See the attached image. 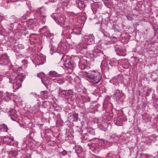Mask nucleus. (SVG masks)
Instances as JSON below:
<instances>
[{
    "instance_id": "32",
    "label": "nucleus",
    "mask_w": 158,
    "mask_h": 158,
    "mask_svg": "<svg viewBox=\"0 0 158 158\" xmlns=\"http://www.w3.org/2000/svg\"><path fill=\"white\" fill-rule=\"evenodd\" d=\"M87 131L90 133H91V131H93L94 130L93 128L91 127H89L88 128H87Z\"/></svg>"
},
{
    "instance_id": "25",
    "label": "nucleus",
    "mask_w": 158,
    "mask_h": 158,
    "mask_svg": "<svg viewBox=\"0 0 158 158\" xmlns=\"http://www.w3.org/2000/svg\"><path fill=\"white\" fill-rule=\"evenodd\" d=\"M50 104L49 102L48 101H44L43 102L42 106L44 108H46L49 106Z\"/></svg>"
},
{
    "instance_id": "28",
    "label": "nucleus",
    "mask_w": 158,
    "mask_h": 158,
    "mask_svg": "<svg viewBox=\"0 0 158 158\" xmlns=\"http://www.w3.org/2000/svg\"><path fill=\"white\" fill-rule=\"evenodd\" d=\"M44 74L43 73H41L38 74L37 75V76L41 79V81L43 83V80L42 79V77H44Z\"/></svg>"
},
{
    "instance_id": "40",
    "label": "nucleus",
    "mask_w": 158,
    "mask_h": 158,
    "mask_svg": "<svg viewBox=\"0 0 158 158\" xmlns=\"http://www.w3.org/2000/svg\"><path fill=\"white\" fill-rule=\"evenodd\" d=\"M100 141H101V143H102V142H104L105 141L103 139H101Z\"/></svg>"
},
{
    "instance_id": "8",
    "label": "nucleus",
    "mask_w": 158,
    "mask_h": 158,
    "mask_svg": "<svg viewBox=\"0 0 158 158\" xmlns=\"http://www.w3.org/2000/svg\"><path fill=\"white\" fill-rule=\"evenodd\" d=\"M118 62H122V64L123 67L125 69L128 68L130 66L127 60L122 59L119 60Z\"/></svg>"
},
{
    "instance_id": "36",
    "label": "nucleus",
    "mask_w": 158,
    "mask_h": 158,
    "mask_svg": "<svg viewBox=\"0 0 158 158\" xmlns=\"http://www.w3.org/2000/svg\"><path fill=\"white\" fill-rule=\"evenodd\" d=\"M66 79H67L68 81H71L72 80V77L70 76H67Z\"/></svg>"
},
{
    "instance_id": "47",
    "label": "nucleus",
    "mask_w": 158,
    "mask_h": 158,
    "mask_svg": "<svg viewBox=\"0 0 158 158\" xmlns=\"http://www.w3.org/2000/svg\"><path fill=\"white\" fill-rule=\"evenodd\" d=\"M119 77H120V76H118V77H117V78H116V79H118V78H119Z\"/></svg>"
},
{
    "instance_id": "4",
    "label": "nucleus",
    "mask_w": 158,
    "mask_h": 158,
    "mask_svg": "<svg viewBox=\"0 0 158 158\" xmlns=\"http://www.w3.org/2000/svg\"><path fill=\"white\" fill-rule=\"evenodd\" d=\"M114 97L116 100H120L122 101L125 97L124 94L122 93V91L117 89L115 91L114 94H113Z\"/></svg>"
},
{
    "instance_id": "46",
    "label": "nucleus",
    "mask_w": 158,
    "mask_h": 158,
    "mask_svg": "<svg viewBox=\"0 0 158 158\" xmlns=\"http://www.w3.org/2000/svg\"><path fill=\"white\" fill-rule=\"evenodd\" d=\"M10 118H11L13 120H14V119L13 118V117H11Z\"/></svg>"
},
{
    "instance_id": "10",
    "label": "nucleus",
    "mask_w": 158,
    "mask_h": 158,
    "mask_svg": "<svg viewBox=\"0 0 158 158\" xmlns=\"http://www.w3.org/2000/svg\"><path fill=\"white\" fill-rule=\"evenodd\" d=\"M12 94L8 92H6L4 94V99L5 101L8 102L11 99V96Z\"/></svg>"
},
{
    "instance_id": "51",
    "label": "nucleus",
    "mask_w": 158,
    "mask_h": 158,
    "mask_svg": "<svg viewBox=\"0 0 158 158\" xmlns=\"http://www.w3.org/2000/svg\"><path fill=\"white\" fill-rule=\"evenodd\" d=\"M104 144H106V143H105V142H104Z\"/></svg>"
},
{
    "instance_id": "16",
    "label": "nucleus",
    "mask_w": 158,
    "mask_h": 158,
    "mask_svg": "<svg viewBox=\"0 0 158 158\" xmlns=\"http://www.w3.org/2000/svg\"><path fill=\"white\" fill-rule=\"evenodd\" d=\"M101 68L103 69H108L109 65L107 62L106 60H103L101 63Z\"/></svg>"
},
{
    "instance_id": "39",
    "label": "nucleus",
    "mask_w": 158,
    "mask_h": 158,
    "mask_svg": "<svg viewBox=\"0 0 158 158\" xmlns=\"http://www.w3.org/2000/svg\"><path fill=\"white\" fill-rule=\"evenodd\" d=\"M9 82L10 83H12L13 81V80H12V79H9Z\"/></svg>"
},
{
    "instance_id": "11",
    "label": "nucleus",
    "mask_w": 158,
    "mask_h": 158,
    "mask_svg": "<svg viewBox=\"0 0 158 158\" xmlns=\"http://www.w3.org/2000/svg\"><path fill=\"white\" fill-rule=\"evenodd\" d=\"M116 51L117 52V54L118 55L124 56L126 55V53L124 50L123 51L119 48H116Z\"/></svg>"
},
{
    "instance_id": "38",
    "label": "nucleus",
    "mask_w": 158,
    "mask_h": 158,
    "mask_svg": "<svg viewBox=\"0 0 158 158\" xmlns=\"http://www.w3.org/2000/svg\"><path fill=\"white\" fill-rule=\"evenodd\" d=\"M24 34L25 36H27V35L28 34V32L26 31L25 33H24Z\"/></svg>"
},
{
    "instance_id": "12",
    "label": "nucleus",
    "mask_w": 158,
    "mask_h": 158,
    "mask_svg": "<svg viewBox=\"0 0 158 158\" xmlns=\"http://www.w3.org/2000/svg\"><path fill=\"white\" fill-rule=\"evenodd\" d=\"M49 75L51 77H59L60 74L54 71H51L49 73Z\"/></svg>"
},
{
    "instance_id": "1",
    "label": "nucleus",
    "mask_w": 158,
    "mask_h": 158,
    "mask_svg": "<svg viewBox=\"0 0 158 158\" xmlns=\"http://www.w3.org/2000/svg\"><path fill=\"white\" fill-rule=\"evenodd\" d=\"M86 77L89 81L94 84H97L101 81L102 76L101 73L98 71H92L86 73Z\"/></svg>"
},
{
    "instance_id": "14",
    "label": "nucleus",
    "mask_w": 158,
    "mask_h": 158,
    "mask_svg": "<svg viewBox=\"0 0 158 158\" xmlns=\"http://www.w3.org/2000/svg\"><path fill=\"white\" fill-rule=\"evenodd\" d=\"M0 130L1 131L7 132L8 128L6 124H3L0 125Z\"/></svg>"
},
{
    "instance_id": "33",
    "label": "nucleus",
    "mask_w": 158,
    "mask_h": 158,
    "mask_svg": "<svg viewBox=\"0 0 158 158\" xmlns=\"http://www.w3.org/2000/svg\"><path fill=\"white\" fill-rule=\"evenodd\" d=\"M11 18L14 19V23H16L17 22V21H18L16 17H15L14 16H11Z\"/></svg>"
},
{
    "instance_id": "3",
    "label": "nucleus",
    "mask_w": 158,
    "mask_h": 158,
    "mask_svg": "<svg viewBox=\"0 0 158 158\" xmlns=\"http://www.w3.org/2000/svg\"><path fill=\"white\" fill-rule=\"evenodd\" d=\"M23 80V78L22 77H16L13 83V88L16 90L20 87Z\"/></svg>"
},
{
    "instance_id": "2",
    "label": "nucleus",
    "mask_w": 158,
    "mask_h": 158,
    "mask_svg": "<svg viewBox=\"0 0 158 158\" xmlns=\"http://www.w3.org/2000/svg\"><path fill=\"white\" fill-rule=\"evenodd\" d=\"M61 56V60L62 61L64 58V64L66 68L71 69L75 67L76 64L73 59L69 56H63L62 54Z\"/></svg>"
},
{
    "instance_id": "44",
    "label": "nucleus",
    "mask_w": 158,
    "mask_h": 158,
    "mask_svg": "<svg viewBox=\"0 0 158 158\" xmlns=\"http://www.w3.org/2000/svg\"><path fill=\"white\" fill-rule=\"evenodd\" d=\"M26 158H31V156H29L28 157H27Z\"/></svg>"
},
{
    "instance_id": "9",
    "label": "nucleus",
    "mask_w": 158,
    "mask_h": 158,
    "mask_svg": "<svg viewBox=\"0 0 158 158\" xmlns=\"http://www.w3.org/2000/svg\"><path fill=\"white\" fill-rule=\"evenodd\" d=\"M94 54H96L97 56L103 55V51L100 47H98L95 49Z\"/></svg>"
},
{
    "instance_id": "27",
    "label": "nucleus",
    "mask_w": 158,
    "mask_h": 158,
    "mask_svg": "<svg viewBox=\"0 0 158 158\" xmlns=\"http://www.w3.org/2000/svg\"><path fill=\"white\" fill-rule=\"evenodd\" d=\"M112 29L115 31H119V27L116 24L114 25L112 27Z\"/></svg>"
},
{
    "instance_id": "49",
    "label": "nucleus",
    "mask_w": 158,
    "mask_h": 158,
    "mask_svg": "<svg viewBox=\"0 0 158 158\" xmlns=\"http://www.w3.org/2000/svg\"><path fill=\"white\" fill-rule=\"evenodd\" d=\"M10 139L11 140H13V139Z\"/></svg>"
},
{
    "instance_id": "42",
    "label": "nucleus",
    "mask_w": 158,
    "mask_h": 158,
    "mask_svg": "<svg viewBox=\"0 0 158 158\" xmlns=\"http://www.w3.org/2000/svg\"><path fill=\"white\" fill-rule=\"evenodd\" d=\"M118 63L117 61L116 60H115V64H114V65H115Z\"/></svg>"
},
{
    "instance_id": "35",
    "label": "nucleus",
    "mask_w": 158,
    "mask_h": 158,
    "mask_svg": "<svg viewBox=\"0 0 158 158\" xmlns=\"http://www.w3.org/2000/svg\"><path fill=\"white\" fill-rule=\"evenodd\" d=\"M22 62L23 64H27L28 63L26 59L23 60L22 61Z\"/></svg>"
},
{
    "instance_id": "30",
    "label": "nucleus",
    "mask_w": 158,
    "mask_h": 158,
    "mask_svg": "<svg viewBox=\"0 0 158 158\" xmlns=\"http://www.w3.org/2000/svg\"><path fill=\"white\" fill-rule=\"evenodd\" d=\"M55 82H57L58 83L61 84H63L64 82V81L62 80H58L57 79H56Z\"/></svg>"
},
{
    "instance_id": "7",
    "label": "nucleus",
    "mask_w": 158,
    "mask_h": 158,
    "mask_svg": "<svg viewBox=\"0 0 158 158\" xmlns=\"http://www.w3.org/2000/svg\"><path fill=\"white\" fill-rule=\"evenodd\" d=\"M40 19L42 20L41 23L44 24L45 22V17H46V11L44 9L41 8L40 10Z\"/></svg>"
},
{
    "instance_id": "45",
    "label": "nucleus",
    "mask_w": 158,
    "mask_h": 158,
    "mask_svg": "<svg viewBox=\"0 0 158 158\" xmlns=\"http://www.w3.org/2000/svg\"><path fill=\"white\" fill-rule=\"evenodd\" d=\"M56 143L55 142H54L53 141V145H54V144H55Z\"/></svg>"
},
{
    "instance_id": "21",
    "label": "nucleus",
    "mask_w": 158,
    "mask_h": 158,
    "mask_svg": "<svg viewBox=\"0 0 158 158\" xmlns=\"http://www.w3.org/2000/svg\"><path fill=\"white\" fill-rule=\"evenodd\" d=\"M8 153L10 156L14 158H15L17 155V152L13 150L9 152Z\"/></svg>"
},
{
    "instance_id": "29",
    "label": "nucleus",
    "mask_w": 158,
    "mask_h": 158,
    "mask_svg": "<svg viewBox=\"0 0 158 158\" xmlns=\"http://www.w3.org/2000/svg\"><path fill=\"white\" fill-rule=\"evenodd\" d=\"M67 152L65 150H64L62 152H59V154L60 156H65Z\"/></svg>"
},
{
    "instance_id": "31",
    "label": "nucleus",
    "mask_w": 158,
    "mask_h": 158,
    "mask_svg": "<svg viewBox=\"0 0 158 158\" xmlns=\"http://www.w3.org/2000/svg\"><path fill=\"white\" fill-rule=\"evenodd\" d=\"M126 17L127 19L129 20L132 21L133 19V18H132V16L129 15H127L126 16Z\"/></svg>"
},
{
    "instance_id": "23",
    "label": "nucleus",
    "mask_w": 158,
    "mask_h": 158,
    "mask_svg": "<svg viewBox=\"0 0 158 158\" xmlns=\"http://www.w3.org/2000/svg\"><path fill=\"white\" fill-rule=\"evenodd\" d=\"M56 125L57 127L62 126L63 125V121L60 119L57 120Z\"/></svg>"
},
{
    "instance_id": "20",
    "label": "nucleus",
    "mask_w": 158,
    "mask_h": 158,
    "mask_svg": "<svg viewBox=\"0 0 158 158\" xmlns=\"http://www.w3.org/2000/svg\"><path fill=\"white\" fill-rule=\"evenodd\" d=\"M70 94L68 90H62L60 92V95L63 97L70 95Z\"/></svg>"
},
{
    "instance_id": "52",
    "label": "nucleus",
    "mask_w": 158,
    "mask_h": 158,
    "mask_svg": "<svg viewBox=\"0 0 158 158\" xmlns=\"http://www.w3.org/2000/svg\"><path fill=\"white\" fill-rule=\"evenodd\" d=\"M113 37L114 38L115 37L114 36H113Z\"/></svg>"
},
{
    "instance_id": "26",
    "label": "nucleus",
    "mask_w": 158,
    "mask_h": 158,
    "mask_svg": "<svg viewBox=\"0 0 158 158\" xmlns=\"http://www.w3.org/2000/svg\"><path fill=\"white\" fill-rule=\"evenodd\" d=\"M44 35L45 36H46L47 37H48L50 38L51 37H52L53 35L52 33L49 32V31H47L45 32L44 33Z\"/></svg>"
},
{
    "instance_id": "41",
    "label": "nucleus",
    "mask_w": 158,
    "mask_h": 158,
    "mask_svg": "<svg viewBox=\"0 0 158 158\" xmlns=\"http://www.w3.org/2000/svg\"><path fill=\"white\" fill-rule=\"evenodd\" d=\"M3 140H2V139H0V143H1V142H3V141H2Z\"/></svg>"
},
{
    "instance_id": "37",
    "label": "nucleus",
    "mask_w": 158,
    "mask_h": 158,
    "mask_svg": "<svg viewBox=\"0 0 158 158\" xmlns=\"http://www.w3.org/2000/svg\"><path fill=\"white\" fill-rule=\"evenodd\" d=\"M111 137L112 138H114L115 137H118L116 135L115 133H114L113 134Z\"/></svg>"
},
{
    "instance_id": "19",
    "label": "nucleus",
    "mask_w": 158,
    "mask_h": 158,
    "mask_svg": "<svg viewBox=\"0 0 158 158\" xmlns=\"http://www.w3.org/2000/svg\"><path fill=\"white\" fill-rule=\"evenodd\" d=\"M41 95L42 98L44 99H47L48 98V93L46 91H44L41 92Z\"/></svg>"
},
{
    "instance_id": "34",
    "label": "nucleus",
    "mask_w": 158,
    "mask_h": 158,
    "mask_svg": "<svg viewBox=\"0 0 158 158\" xmlns=\"http://www.w3.org/2000/svg\"><path fill=\"white\" fill-rule=\"evenodd\" d=\"M28 13H26L24 15L22 16V18L23 19H26V17L28 16Z\"/></svg>"
},
{
    "instance_id": "18",
    "label": "nucleus",
    "mask_w": 158,
    "mask_h": 158,
    "mask_svg": "<svg viewBox=\"0 0 158 158\" xmlns=\"http://www.w3.org/2000/svg\"><path fill=\"white\" fill-rule=\"evenodd\" d=\"M98 128L101 130L104 131H106L107 130L106 125L104 123L100 124L99 125Z\"/></svg>"
},
{
    "instance_id": "53",
    "label": "nucleus",
    "mask_w": 158,
    "mask_h": 158,
    "mask_svg": "<svg viewBox=\"0 0 158 158\" xmlns=\"http://www.w3.org/2000/svg\"><path fill=\"white\" fill-rule=\"evenodd\" d=\"M9 138L11 139L12 138Z\"/></svg>"
},
{
    "instance_id": "50",
    "label": "nucleus",
    "mask_w": 158,
    "mask_h": 158,
    "mask_svg": "<svg viewBox=\"0 0 158 158\" xmlns=\"http://www.w3.org/2000/svg\"><path fill=\"white\" fill-rule=\"evenodd\" d=\"M59 54L60 56H61V54H59H59Z\"/></svg>"
},
{
    "instance_id": "48",
    "label": "nucleus",
    "mask_w": 158,
    "mask_h": 158,
    "mask_svg": "<svg viewBox=\"0 0 158 158\" xmlns=\"http://www.w3.org/2000/svg\"><path fill=\"white\" fill-rule=\"evenodd\" d=\"M114 60H112L111 61V62H112L113 61H114Z\"/></svg>"
},
{
    "instance_id": "17",
    "label": "nucleus",
    "mask_w": 158,
    "mask_h": 158,
    "mask_svg": "<svg viewBox=\"0 0 158 158\" xmlns=\"http://www.w3.org/2000/svg\"><path fill=\"white\" fill-rule=\"evenodd\" d=\"M75 149L76 153L77 154L81 153L82 152V148L79 145H76Z\"/></svg>"
},
{
    "instance_id": "24",
    "label": "nucleus",
    "mask_w": 158,
    "mask_h": 158,
    "mask_svg": "<svg viewBox=\"0 0 158 158\" xmlns=\"http://www.w3.org/2000/svg\"><path fill=\"white\" fill-rule=\"evenodd\" d=\"M88 45L86 43L83 42L80 44V47L81 49H85L87 48Z\"/></svg>"
},
{
    "instance_id": "5",
    "label": "nucleus",
    "mask_w": 158,
    "mask_h": 158,
    "mask_svg": "<svg viewBox=\"0 0 158 158\" xmlns=\"http://www.w3.org/2000/svg\"><path fill=\"white\" fill-rule=\"evenodd\" d=\"M9 62L10 60L6 53L0 56V64L7 65Z\"/></svg>"
},
{
    "instance_id": "22",
    "label": "nucleus",
    "mask_w": 158,
    "mask_h": 158,
    "mask_svg": "<svg viewBox=\"0 0 158 158\" xmlns=\"http://www.w3.org/2000/svg\"><path fill=\"white\" fill-rule=\"evenodd\" d=\"M79 66L81 69H84L86 67V62H84L83 63H81V62L79 63Z\"/></svg>"
},
{
    "instance_id": "13",
    "label": "nucleus",
    "mask_w": 158,
    "mask_h": 158,
    "mask_svg": "<svg viewBox=\"0 0 158 158\" xmlns=\"http://www.w3.org/2000/svg\"><path fill=\"white\" fill-rule=\"evenodd\" d=\"M81 28L79 27H76L74 28L73 30V32H71L72 34H74L79 35L81 34Z\"/></svg>"
},
{
    "instance_id": "43",
    "label": "nucleus",
    "mask_w": 158,
    "mask_h": 158,
    "mask_svg": "<svg viewBox=\"0 0 158 158\" xmlns=\"http://www.w3.org/2000/svg\"><path fill=\"white\" fill-rule=\"evenodd\" d=\"M12 1L15 2L17 1L18 0H11Z\"/></svg>"
},
{
    "instance_id": "15",
    "label": "nucleus",
    "mask_w": 158,
    "mask_h": 158,
    "mask_svg": "<svg viewBox=\"0 0 158 158\" xmlns=\"http://www.w3.org/2000/svg\"><path fill=\"white\" fill-rule=\"evenodd\" d=\"M37 59L38 60L37 62L39 63V64H43L45 61V60L43 57L40 55H37L36 57Z\"/></svg>"
},
{
    "instance_id": "6",
    "label": "nucleus",
    "mask_w": 158,
    "mask_h": 158,
    "mask_svg": "<svg viewBox=\"0 0 158 158\" xmlns=\"http://www.w3.org/2000/svg\"><path fill=\"white\" fill-rule=\"evenodd\" d=\"M94 37L92 34L86 35L85 37V42L87 44L90 45L94 42Z\"/></svg>"
}]
</instances>
